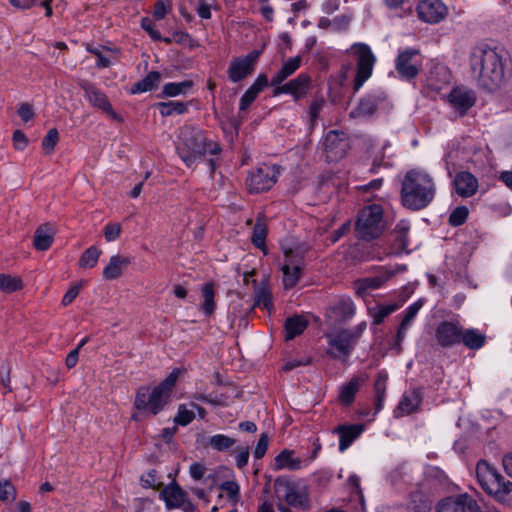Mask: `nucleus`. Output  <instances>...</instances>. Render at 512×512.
Returning a JSON list of instances; mask_svg holds the SVG:
<instances>
[{"label": "nucleus", "instance_id": "13d9d810", "mask_svg": "<svg viewBox=\"0 0 512 512\" xmlns=\"http://www.w3.org/2000/svg\"><path fill=\"white\" fill-rule=\"evenodd\" d=\"M121 233V225L119 223H108L104 227V236L108 242L116 240Z\"/></svg>", "mask_w": 512, "mask_h": 512}, {"label": "nucleus", "instance_id": "a211bd4d", "mask_svg": "<svg viewBox=\"0 0 512 512\" xmlns=\"http://www.w3.org/2000/svg\"><path fill=\"white\" fill-rule=\"evenodd\" d=\"M418 17L427 23H438L445 19L448 9L440 0H422L417 5Z\"/></svg>", "mask_w": 512, "mask_h": 512}, {"label": "nucleus", "instance_id": "338daca9", "mask_svg": "<svg viewBox=\"0 0 512 512\" xmlns=\"http://www.w3.org/2000/svg\"><path fill=\"white\" fill-rule=\"evenodd\" d=\"M18 115L25 122L30 121L34 117V111L32 105L29 103H23L18 109Z\"/></svg>", "mask_w": 512, "mask_h": 512}, {"label": "nucleus", "instance_id": "7ed1b4c3", "mask_svg": "<svg viewBox=\"0 0 512 512\" xmlns=\"http://www.w3.org/2000/svg\"><path fill=\"white\" fill-rule=\"evenodd\" d=\"M476 477L481 488L495 501L512 505V482L485 460H480L476 466Z\"/></svg>", "mask_w": 512, "mask_h": 512}, {"label": "nucleus", "instance_id": "774afa93", "mask_svg": "<svg viewBox=\"0 0 512 512\" xmlns=\"http://www.w3.org/2000/svg\"><path fill=\"white\" fill-rule=\"evenodd\" d=\"M13 143L16 149L23 150L27 146L28 140L21 130H16L13 133Z\"/></svg>", "mask_w": 512, "mask_h": 512}, {"label": "nucleus", "instance_id": "39448f33", "mask_svg": "<svg viewBox=\"0 0 512 512\" xmlns=\"http://www.w3.org/2000/svg\"><path fill=\"white\" fill-rule=\"evenodd\" d=\"M385 229L383 208L379 204L363 207L357 217L355 231L358 238L366 241L378 238Z\"/></svg>", "mask_w": 512, "mask_h": 512}, {"label": "nucleus", "instance_id": "0e129e2a", "mask_svg": "<svg viewBox=\"0 0 512 512\" xmlns=\"http://www.w3.org/2000/svg\"><path fill=\"white\" fill-rule=\"evenodd\" d=\"M257 95V93L249 88L240 99V110H246L254 102Z\"/></svg>", "mask_w": 512, "mask_h": 512}, {"label": "nucleus", "instance_id": "bf43d9fd", "mask_svg": "<svg viewBox=\"0 0 512 512\" xmlns=\"http://www.w3.org/2000/svg\"><path fill=\"white\" fill-rule=\"evenodd\" d=\"M387 375L379 373L374 384L375 396H385Z\"/></svg>", "mask_w": 512, "mask_h": 512}, {"label": "nucleus", "instance_id": "09e8293b", "mask_svg": "<svg viewBox=\"0 0 512 512\" xmlns=\"http://www.w3.org/2000/svg\"><path fill=\"white\" fill-rule=\"evenodd\" d=\"M59 140L57 129H50L42 140V147L46 153H51Z\"/></svg>", "mask_w": 512, "mask_h": 512}, {"label": "nucleus", "instance_id": "bb28decb", "mask_svg": "<svg viewBox=\"0 0 512 512\" xmlns=\"http://www.w3.org/2000/svg\"><path fill=\"white\" fill-rule=\"evenodd\" d=\"M378 100L376 96L368 95L359 100L358 105L350 112L352 118H362L372 115L377 110Z\"/></svg>", "mask_w": 512, "mask_h": 512}, {"label": "nucleus", "instance_id": "58836bf2", "mask_svg": "<svg viewBox=\"0 0 512 512\" xmlns=\"http://www.w3.org/2000/svg\"><path fill=\"white\" fill-rule=\"evenodd\" d=\"M188 102L162 101V116L182 115L188 111Z\"/></svg>", "mask_w": 512, "mask_h": 512}, {"label": "nucleus", "instance_id": "4468645a", "mask_svg": "<svg viewBox=\"0 0 512 512\" xmlns=\"http://www.w3.org/2000/svg\"><path fill=\"white\" fill-rule=\"evenodd\" d=\"M396 70L407 80L415 78L421 70V57L418 50L406 49L399 53L396 59Z\"/></svg>", "mask_w": 512, "mask_h": 512}, {"label": "nucleus", "instance_id": "e2e57ef3", "mask_svg": "<svg viewBox=\"0 0 512 512\" xmlns=\"http://www.w3.org/2000/svg\"><path fill=\"white\" fill-rule=\"evenodd\" d=\"M141 27L149 33L152 39L160 40V34L157 30L154 29V24L152 19L148 17H144L141 20Z\"/></svg>", "mask_w": 512, "mask_h": 512}, {"label": "nucleus", "instance_id": "6e6552de", "mask_svg": "<svg viewBox=\"0 0 512 512\" xmlns=\"http://www.w3.org/2000/svg\"><path fill=\"white\" fill-rule=\"evenodd\" d=\"M274 488L285 502L295 508H307L309 498L306 491L298 483L290 481L285 477H278L274 482Z\"/></svg>", "mask_w": 512, "mask_h": 512}, {"label": "nucleus", "instance_id": "f257e3e1", "mask_svg": "<svg viewBox=\"0 0 512 512\" xmlns=\"http://www.w3.org/2000/svg\"><path fill=\"white\" fill-rule=\"evenodd\" d=\"M470 63L480 88L488 92H494L506 83V58L495 49H474Z\"/></svg>", "mask_w": 512, "mask_h": 512}, {"label": "nucleus", "instance_id": "20e7f679", "mask_svg": "<svg viewBox=\"0 0 512 512\" xmlns=\"http://www.w3.org/2000/svg\"><path fill=\"white\" fill-rule=\"evenodd\" d=\"M181 144L178 153L187 166H191L206 153L216 155L221 148L218 143L208 141L200 130L184 127L180 133Z\"/></svg>", "mask_w": 512, "mask_h": 512}, {"label": "nucleus", "instance_id": "412c9836", "mask_svg": "<svg viewBox=\"0 0 512 512\" xmlns=\"http://www.w3.org/2000/svg\"><path fill=\"white\" fill-rule=\"evenodd\" d=\"M131 263V258L123 255H114L110 258L108 264L102 271V276L106 280H114L122 275L124 269H126Z\"/></svg>", "mask_w": 512, "mask_h": 512}, {"label": "nucleus", "instance_id": "052dcab7", "mask_svg": "<svg viewBox=\"0 0 512 512\" xmlns=\"http://www.w3.org/2000/svg\"><path fill=\"white\" fill-rule=\"evenodd\" d=\"M395 233H396V241L399 242V245L401 246V248H403V249L406 248V246L408 245V240H407L408 227L403 226V225H397L395 228Z\"/></svg>", "mask_w": 512, "mask_h": 512}, {"label": "nucleus", "instance_id": "6ab92c4d", "mask_svg": "<svg viewBox=\"0 0 512 512\" xmlns=\"http://www.w3.org/2000/svg\"><path fill=\"white\" fill-rule=\"evenodd\" d=\"M448 99L455 111L464 116L475 105L476 93L472 89L455 87L449 93Z\"/></svg>", "mask_w": 512, "mask_h": 512}, {"label": "nucleus", "instance_id": "680f3d73", "mask_svg": "<svg viewBox=\"0 0 512 512\" xmlns=\"http://www.w3.org/2000/svg\"><path fill=\"white\" fill-rule=\"evenodd\" d=\"M87 50L97 57V67L107 68L110 66L111 62L109 58L105 57L98 48H92L90 46H87Z\"/></svg>", "mask_w": 512, "mask_h": 512}, {"label": "nucleus", "instance_id": "f8f14e48", "mask_svg": "<svg viewBox=\"0 0 512 512\" xmlns=\"http://www.w3.org/2000/svg\"><path fill=\"white\" fill-rule=\"evenodd\" d=\"M135 407L141 415H156L160 408V386L140 387L135 398Z\"/></svg>", "mask_w": 512, "mask_h": 512}, {"label": "nucleus", "instance_id": "ddd939ff", "mask_svg": "<svg viewBox=\"0 0 512 512\" xmlns=\"http://www.w3.org/2000/svg\"><path fill=\"white\" fill-rule=\"evenodd\" d=\"M349 148L348 139L343 132L329 131L323 142V149L327 161H338L345 157Z\"/></svg>", "mask_w": 512, "mask_h": 512}, {"label": "nucleus", "instance_id": "1a4fd4ad", "mask_svg": "<svg viewBox=\"0 0 512 512\" xmlns=\"http://www.w3.org/2000/svg\"><path fill=\"white\" fill-rule=\"evenodd\" d=\"M351 49L357 60V72L354 80V91L356 92L372 75L375 56L370 47L363 43L354 44Z\"/></svg>", "mask_w": 512, "mask_h": 512}, {"label": "nucleus", "instance_id": "4c0bfd02", "mask_svg": "<svg viewBox=\"0 0 512 512\" xmlns=\"http://www.w3.org/2000/svg\"><path fill=\"white\" fill-rule=\"evenodd\" d=\"M283 271V284L285 289L293 288L300 280L301 268L299 265H293L291 268L289 265L282 267Z\"/></svg>", "mask_w": 512, "mask_h": 512}, {"label": "nucleus", "instance_id": "2eb2a0df", "mask_svg": "<svg viewBox=\"0 0 512 512\" xmlns=\"http://www.w3.org/2000/svg\"><path fill=\"white\" fill-rule=\"evenodd\" d=\"M259 56L260 51L253 50L244 57L234 58L227 70L229 79L236 83L252 74Z\"/></svg>", "mask_w": 512, "mask_h": 512}, {"label": "nucleus", "instance_id": "a878e982", "mask_svg": "<svg viewBox=\"0 0 512 512\" xmlns=\"http://www.w3.org/2000/svg\"><path fill=\"white\" fill-rule=\"evenodd\" d=\"M186 370L181 367L174 368L171 373L162 380V407L170 403L174 396V387L177 381L182 378Z\"/></svg>", "mask_w": 512, "mask_h": 512}, {"label": "nucleus", "instance_id": "7c9ffc66", "mask_svg": "<svg viewBox=\"0 0 512 512\" xmlns=\"http://www.w3.org/2000/svg\"><path fill=\"white\" fill-rule=\"evenodd\" d=\"M486 341V336L476 329H462L461 343H463L467 348L471 350L480 349L484 346Z\"/></svg>", "mask_w": 512, "mask_h": 512}, {"label": "nucleus", "instance_id": "c9c22d12", "mask_svg": "<svg viewBox=\"0 0 512 512\" xmlns=\"http://www.w3.org/2000/svg\"><path fill=\"white\" fill-rule=\"evenodd\" d=\"M159 81L160 74L157 71H151L145 78L133 85L131 93L135 94L151 91L157 88Z\"/></svg>", "mask_w": 512, "mask_h": 512}, {"label": "nucleus", "instance_id": "72a5a7b5", "mask_svg": "<svg viewBox=\"0 0 512 512\" xmlns=\"http://www.w3.org/2000/svg\"><path fill=\"white\" fill-rule=\"evenodd\" d=\"M203 303L200 305V310L207 316H211L216 308L214 301L215 292L214 284L212 282L204 284L202 287Z\"/></svg>", "mask_w": 512, "mask_h": 512}, {"label": "nucleus", "instance_id": "b1692460", "mask_svg": "<svg viewBox=\"0 0 512 512\" xmlns=\"http://www.w3.org/2000/svg\"><path fill=\"white\" fill-rule=\"evenodd\" d=\"M367 379L368 376L366 375L352 377L348 383L344 384L341 387L340 394L338 397L339 401L345 406H349L350 404H352L355 398V394L358 392L360 387L366 382Z\"/></svg>", "mask_w": 512, "mask_h": 512}, {"label": "nucleus", "instance_id": "79ce46f5", "mask_svg": "<svg viewBox=\"0 0 512 512\" xmlns=\"http://www.w3.org/2000/svg\"><path fill=\"white\" fill-rule=\"evenodd\" d=\"M235 443V439L223 434L214 435L208 440V445L217 451H226L230 449Z\"/></svg>", "mask_w": 512, "mask_h": 512}, {"label": "nucleus", "instance_id": "a19ab883", "mask_svg": "<svg viewBox=\"0 0 512 512\" xmlns=\"http://www.w3.org/2000/svg\"><path fill=\"white\" fill-rule=\"evenodd\" d=\"M101 255V251L96 246H91L86 249L79 259V266L81 268H93Z\"/></svg>", "mask_w": 512, "mask_h": 512}, {"label": "nucleus", "instance_id": "3c124183", "mask_svg": "<svg viewBox=\"0 0 512 512\" xmlns=\"http://www.w3.org/2000/svg\"><path fill=\"white\" fill-rule=\"evenodd\" d=\"M422 306H423V301L418 300L417 302L413 303L412 305H410L407 308L406 313L400 322V323H402L403 327L410 326L412 320L415 318V316L417 315V313L419 312V310L421 309Z\"/></svg>", "mask_w": 512, "mask_h": 512}, {"label": "nucleus", "instance_id": "a18cd8bd", "mask_svg": "<svg viewBox=\"0 0 512 512\" xmlns=\"http://www.w3.org/2000/svg\"><path fill=\"white\" fill-rule=\"evenodd\" d=\"M195 418V414L192 410H188L185 405H180L178 413L174 417L173 422L176 425L186 426L190 424Z\"/></svg>", "mask_w": 512, "mask_h": 512}, {"label": "nucleus", "instance_id": "f704fd0d", "mask_svg": "<svg viewBox=\"0 0 512 512\" xmlns=\"http://www.w3.org/2000/svg\"><path fill=\"white\" fill-rule=\"evenodd\" d=\"M193 87L192 80H184L182 82H170L166 83L162 89V97H176L179 95H185Z\"/></svg>", "mask_w": 512, "mask_h": 512}, {"label": "nucleus", "instance_id": "4be33fe9", "mask_svg": "<svg viewBox=\"0 0 512 512\" xmlns=\"http://www.w3.org/2000/svg\"><path fill=\"white\" fill-rule=\"evenodd\" d=\"M81 87L85 91L86 97L93 106L113 114L111 104L102 91H100L97 87L89 82H84Z\"/></svg>", "mask_w": 512, "mask_h": 512}, {"label": "nucleus", "instance_id": "9b49d317", "mask_svg": "<svg viewBox=\"0 0 512 512\" xmlns=\"http://www.w3.org/2000/svg\"><path fill=\"white\" fill-rule=\"evenodd\" d=\"M279 172L275 166L263 165L250 173L246 185L250 193H261L269 190L276 182Z\"/></svg>", "mask_w": 512, "mask_h": 512}, {"label": "nucleus", "instance_id": "603ef678", "mask_svg": "<svg viewBox=\"0 0 512 512\" xmlns=\"http://www.w3.org/2000/svg\"><path fill=\"white\" fill-rule=\"evenodd\" d=\"M325 100L323 97L315 98L309 107V116L312 125H314L319 117L321 110L323 109Z\"/></svg>", "mask_w": 512, "mask_h": 512}, {"label": "nucleus", "instance_id": "c03bdc74", "mask_svg": "<svg viewBox=\"0 0 512 512\" xmlns=\"http://www.w3.org/2000/svg\"><path fill=\"white\" fill-rule=\"evenodd\" d=\"M267 236V227L266 224L260 220H258L253 228L252 233V243L255 247L264 249L265 241Z\"/></svg>", "mask_w": 512, "mask_h": 512}, {"label": "nucleus", "instance_id": "cd10ccee", "mask_svg": "<svg viewBox=\"0 0 512 512\" xmlns=\"http://www.w3.org/2000/svg\"><path fill=\"white\" fill-rule=\"evenodd\" d=\"M421 403V394L418 390H412L405 393L400 400L396 412L400 415L411 414L417 410Z\"/></svg>", "mask_w": 512, "mask_h": 512}, {"label": "nucleus", "instance_id": "dca6fc26", "mask_svg": "<svg viewBox=\"0 0 512 512\" xmlns=\"http://www.w3.org/2000/svg\"><path fill=\"white\" fill-rule=\"evenodd\" d=\"M311 85V78L305 73L299 74L296 78L290 80L285 84H278L274 87L273 95L290 94L297 101L304 98Z\"/></svg>", "mask_w": 512, "mask_h": 512}, {"label": "nucleus", "instance_id": "8fccbe9b", "mask_svg": "<svg viewBox=\"0 0 512 512\" xmlns=\"http://www.w3.org/2000/svg\"><path fill=\"white\" fill-rule=\"evenodd\" d=\"M156 469H151L147 474L142 475L141 483L144 488H153L157 490L160 487V482L158 481Z\"/></svg>", "mask_w": 512, "mask_h": 512}, {"label": "nucleus", "instance_id": "f3484780", "mask_svg": "<svg viewBox=\"0 0 512 512\" xmlns=\"http://www.w3.org/2000/svg\"><path fill=\"white\" fill-rule=\"evenodd\" d=\"M462 326L458 321H442L435 330V338L441 347H452L461 343Z\"/></svg>", "mask_w": 512, "mask_h": 512}, {"label": "nucleus", "instance_id": "37998d69", "mask_svg": "<svg viewBox=\"0 0 512 512\" xmlns=\"http://www.w3.org/2000/svg\"><path fill=\"white\" fill-rule=\"evenodd\" d=\"M399 308V305L396 303L389 305H379L375 309H370V313L373 316V322L375 325L381 324L386 317H388L391 313L396 311Z\"/></svg>", "mask_w": 512, "mask_h": 512}, {"label": "nucleus", "instance_id": "ea45409f", "mask_svg": "<svg viewBox=\"0 0 512 512\" xmlns=\"http://www.w3.org/2000/svg\"><path fill=\"white\" fill-rule=\"evenodd\" d=\"M387 278L383 277H369L361 279L357 282V289L356 294L357 295H364L368 290H374L383 285V283L386 281Z\"/></svg>", "mask_w": 512, "mask_h": 512}, {"label": "nucleus", "instance_id": "864d4df0", "mask_svg": "<svg viewBox=\"0 0 512 512\" xmlns=\"http://www.w3.org/2000/svg\"><path fill=\"white\" fill-rule=\"evenodd\" d=\"M255 305L262 306L263 308H266V309H270V307L272 305L271 296L266 289L260 288L256 291Z\"/></svg>", "mask_w": 512, "mask_h": 512}, {"label": "nucleus", "instance_id": "c85d7f7f", "mask_svg": "<svg viewBox=\"0 0 512 512\" xmlns=\"http://www.w3.org/2000/svg\"><path fill=\"white\" fill-rule=\"evenodd\" d=\"M301 57L296 56L283 63L281 69L272 77L271 86H277L291 76L301 65Z\"/></svg>", "mask_w": 512, "mask_h": 512}, {"label": "nucleus", "instance_id": "9d476101", "mask_svg": "<svg viewBox=\"0 0 512 512\" xmlns=\"http://www.w3.org/2000/svg\"><path fill=\"white\" fill-rule=\"evenodd\" d=\"M436 512H489L483 510L476 499L468 493L446 497L436 505Z\"/></svg>", "mask_w": 512, "mask_h": 512}, {"label": "nucleus", "instance_id": "4d7b16f0", "mask_svg": "<svg viewBox=\"0 0 512 512\" xmlns=\"http://www.w3.org/2000/svg\"><path fill=\"white\" fill-rule=\"evenodd\" d=\"M162 41L167 43V44H170L172 42H176V43L184 44L185 45V44H188L191 41V38H190L189 34L184 32V31H175V32L172 33L171 36L162 38Z\"/></svg>", "mask_w": 512, "mask_h": 512}, {"label": "nucleus", "instance_id": "49530a36", "mask_svg": "<svg viewBox=\"0 0 512 512\" xmlns=\"http://www.w3.org/2000/svg\"><path fill=\"white\" fill-rule=\"evenodd\" d=\"M16 499V489L8 480L0 481V501H14Z\"/></svg>", "mask_w": 512, "mask_h": 512}, {"label": "nucleus", "instance_id": "5701e85b", "mask_svg": "<svg viewBox=\"0 0 512 512\" xmlns=\"http://www.w3.org/2000/svg\"><path fill=\"white\" fill-rule=\"evenodd\" d=\"M364 430V425H339L335 428L334 432L339 434V449L340 451L346 450L352 442L359 437Z\"/></svg>", "mask_w": 512, "mask_h": 512}, {"label": "nucleus", "instance_id": "c756f323", "mask_svg": "<svg viewBox=\"0 0 512 512\" xmlns=\"http://www.w3.org/2000/svg\"><path fill=\"white\" fill-rule=\"evenodd\" d=\"M277 469L298 470L301 467V459L293 457V451L284 449L275 458Z\"/></svg>", "mask_w": 512, "mask_h": 512}, {"label": "nucleus", "instance_id": "2f4dec72", "mask_svg": "<svg viewBox=\"0 0 512 512\" xmlns=\"http://www.w3.org/2000/svg\"><path fill=\"white\" fill-rule=\"evenodd\" d=\"M307 325V320L301 316L288 318L285 322V339L292 340L296 336L300 335L306 329Z\"/></svg>", "mask_w": 512, "mask_h": 512}, {"label": "nucleus", "instance_id": "0eeeda50", "mask_svg": "<svg viewBox=\"0 0 512 512\" xmlns=\"http://www.w3.org/2000/svg\"><path fill=\"white\" fill-rule=\"evenodd\" d=\"M326 337L329 345L327 354L333 359H340L342 361L348 359L357 343L355 337L352 336V331L349 329L328 333Z\"/></svg>", "mask_w": 512, "mask_h": 512}, {"label": "nucleus", "instance_id": "69168bd1", "mask_svg": "<svg viewBox=\"0 0 512 512\" xmlns=\"http://www.w3.org/2000/svg\"><path fill=\"white\" fill-rule=\"evenodd\" d=\"M220 488L227 493L229 498H235L239 493V485L234 481H225Z\"/></svg>", "mask_w": 512, "mask_h": 512}, {"label": "nucleus", "instance_id": "de8ad7c7", "mask_svg": "<svg viewBox=\"0 0 512 512\" xmlns=\"http://www.w3.org/2000/svg\"><path fill=\"white\" fill-rule=\"evenodd\" d=\"M468 214L469 211L465 206L455 208L449 216V224L455 227L462 225L466 221Z\"/></svg>", "mask_w": 512, "mask_h": 512}, {"label": "nucleus", "instance_id": "393cba45", "mask_svg": "<svg viewBox=\"0 0 512 512\" xmlns=\"http://www.w3.org/2000/svg\"><path fill=\"white\" fill-rule=\"evenodd\" d=\"M162 499L168 508H179L186 502V493L176 482H172L165 488L162 487Z\"/></svg>", "mask_w": 512, "mask_h": 512}, {"label": "nucleus", "instance_id": "6e6d98bb", "mask_svg": "<svg viewBox=\"0 0 512 512\" xmlns=\"http://www.w3.org/2000/svg\"><path fill=\"white\" fill-rule=\"evenodd\" d=\"M269 444V436L266 433H262L259 437L257 445L254 450V457L256 459H261L264 457Z\"/></svg>", "mask_w": 512, "mask_h": 512}, {"label": "nucleus", "instance_id": "f03ea898", "mask_svg": "<svg viewBox=\"0 0 512 512\" xmlns=\"http://www.w3.org/2000/svg\"><path fill=\"white\" fill-rule=\"evenodd\" d=\"M435 192V183L427 173L408 171L402 180V205L413 211L421 210L432 202Z\"/></svg>", "mask_w": 512, "mask_h": 512}, {"label": "nucleus", "instance_id": "473e14b6", "mask_svg": "<svg viewBox=\"0 0 512 512\" xmlns=\"http://www.w3.org/2000/svg\"><path fill=\"white\" fill-rule=\"evenodd\" d=\"M52 242V229L47 225L38 227L34 235V247L37 250L45 251L51 246Z\"/></svg>", "mask_w": 512, "mask_h": 512}, {"label": "nucleus", "instance_id": "aec40b11", "mask_svg": "<svg viewBox=\"0 0 512 512\" xmlns=\"http://www.w3.org/2000/svg\"><path fill=\"white\" fill-rule=\"evenodd\" d=\"M456 193L461 197H470L478 189V180L470 172L463 171L456 175L454 179Z\"/></svg>", "mask_w": 512, "mask_h": 512}, {"label": "nucleus", "instance_id": "5fc2aeb1", "mask_svg": "<svg viewBox=\"0 0 512 512\" xmlns=\"http://www.w3.org/2000/svg\"><path fill=\"white\" fill-rule=\"evenodd\" d=\"M305 252L306 250L301 248H289L284 250V255L287 259H289L290 264L299 265L301 260L304 258Z\"/></svg>", "mask_w": 512, "mask_h": 512}, {"label": "nucleus", "instance_id": "e433bc0d", "mask_svg": "<svg viewBox=\"0 0 512 512\" xmlns=\"http://www.w3.org/2000/svg\"><path fill=\"white\" fill-rule=\"evenodd\" d=\"M23 287V282L21 278L12 276L10 274H1L0 273V290L5 293H13L15 291L21 290Z\"/></svg>", "mask_w": 512, "mask_h": 512}, {"label": "nucleus", "instance_id": "423d86ee", "mask_svg": "<svg viewBox=\"0 0 512 512\" xmlns=\"http://www.w3.org/2000/svg\"><path fill=\"white\" fill-rule=\"evenodd\" d=\"M356 314V305L346 295L335 297L326 307L324 318L327 325L339 327L350 321Z\"/></svg>", "mask_w": 512, "mask_h": 512}]
</instances>
